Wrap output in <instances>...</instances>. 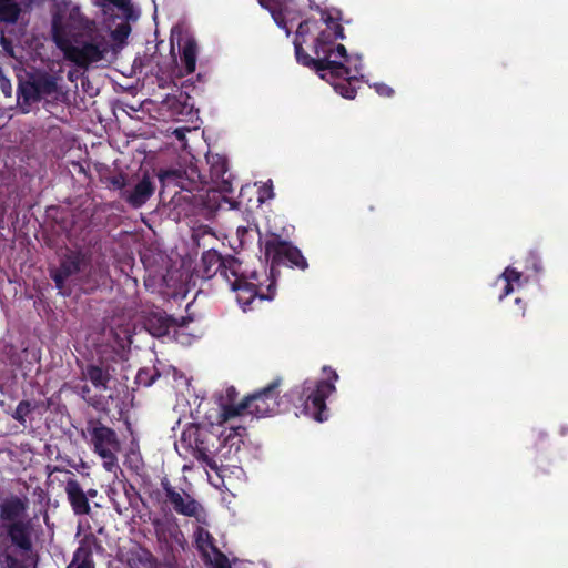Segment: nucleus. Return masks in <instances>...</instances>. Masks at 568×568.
Here are the masks:
<instances>
[{"instance_id": "nucleus-1", "label": "nucleus", "mask_w": 568, "mask_h": 568, "mask_svg": "<svg viewBox=\"0 0 568 568\" xmlns=\"http://www.w3.org/2000/svg\"><path fill=\"white\" fill-rule=\"evenodd\" d=\"M343 38L339 22L324 12L320 20L300 23L294 39L295 57L300 64L331 82L342 97L354 99L356 83L363 79V62L359 54H348L345 45L337 42Z\"/></svg>"}, {"instance_id": "nucleus-2", "label": "nucleus", "mask_w": 568, "mask_h": 568, "mask_svg": "<svg viewBox=\"0 0 568 568\" xmlns=\"http://www.w3.org/2000/svg\"><path fill=\"white\" fill-rule=\"evenodd\" d=\"M280 381H273L265 388L235 403L237 392L234 387L225 389L219 398L220 413L216 424L211 429H196L194 439L195 457L211 469H217L215 457L230 459L236 454L246 436V428L239 422L245 414L257 418L267 417L280 412Z\"/></svg>"}, {"instance_id": "nucleus-3", "label": "nucleus", "mask_w": 568, "mask_h": 568, "mask_svg": "<svg viewBox=\"0 0 568 568\" xmlns=\"http://www.w3.org/2000/svg\"><path fill=\"white\" fill-rule=\"evenodd\" d=\"M53 39L64 58L79 67L109 62L112 45L106 36L84 20L77 6L59 7L52 21Z\"/></svg>"}, {"instance_id": "nucleus-4", "label": "nucleus", "mask_w": 568, "mask_h": 568, "mask_svg": "<svg viewBox=\"0 0 568 568\" xmlns=\"http://www.w3.org/2000/svg\"><path fill=\"white\" fill-rule=\"evenodd\" d=\"M201 263L206 277L221 270L230 288L236 293L237 303L244 312L252 310V304L256 301H271L274 297L273 293L263 294L257 291L256 284L252 282L257 278L256 273L246 274L242 263L235 257L223 258L216 251L209 250L202 254Z\"/></svg>"}, {"instance_id": "nucleus-5", "label": "nucleus", "mask_w": 568, "mask_h": 568, "mask_svg": "<svg viewBox=\"0 0 568 568\" xmlns=\"http://www.w3.org/2000/svg\"><path fill=\"white\" fill-rule=\"evenodd\" d=\"M325 379H306L303 385L291 390L290 395L300 414L312 417L316 422L327 419L325 399L335 392L337 373L324 367Z\"/></svg>"}, {"instance_id": "nucleus-6", "label": "nucleus", "mask_w": 568, "mask_h": 568, "mask_svg": "<svg viewBox=\"0 0 568 568\" xmlns=\"http://www.w3.org/2000/svg\"><path fill=\"white\" fill-rule=\"evenodd\" d=\"M29 499L26 496H9L0 504V519L13 545L28 550L33 532L32 518L28 514Z\"/></svg>"}, {"instance_id": "nucleus-7", "label": "nucleus", "mask_w": 568, "mask_h": 568, "mask_svg": "<svg viewBox=\"0 0 568 568\" xmlns=\"http://www.w3.org/2000/svg\"><path fill=\"white\" fill-rule=\"evenodd\" d=\"M171 54L174 59L172 77L183 78L196 69L199 49L195 39L183 26L176 24L171 30Z\"/></svg>"}, {"instance_id": "nucleus-8", "label": "nucleus", "mask_w": 568, "mask_h": 568, "mask_svg": "<svg viewBox=\"0 0 568 568\" xmlns=\"http://www.w3.org/2000/svg\"><path fill=\"white\" fill-rule=\"evenodd\" d=\"M94 3L102 9L112 39L123 42L131 32L130 22L140 17L139 9L130 0H94Z\"/></svg>"}, {"instance_id": "nucleus-9", "label": "nucleus", "mask_w": 568, "mask_h": 568, "mask_svg": "<svg viewBox=\"0 0 568 568\" xmlns=\"http://www.w3.org/2000/svg\"><path fill=\"white\" fill-rule=\"evenodd\" d=\"M90 436L94 453L102 459L104 469L116 474L120 469L118 454L121 445L114 430L102 425L94 426L90 430Z\"/></svg>"}, {"instance_id": "nucleus-10", "label": "nucleus", "mask_w": 568, "mask_h": 568, "mask_svg": "<svg viewBox=\"0 0 568 568\" xmlns=\"http://www.w3.org/2000/svg\"><path fill=\"white\" fill-rule=\"evenodd\" d=\"M163 489L166 500L178 514L186 517H193L197 524L209 525L206 510L190 494L181 489L178 490L169 484H164Z\"/></svg>"}, {"instance_id": "nucleus-11", "label": "nucleus", "mask_w": 568, "mask_h": 568, "mask_svg": "<svg viewBox=\"0 0 568 568\" xmlns=\"http://www.w3.org/2000/svg\"><path fill=\"white\" fill-rule=\"evenodd\" d=\"M265 254L273 263L295 266L300 270L307 268V262L301 251L291 243L274 237L266 242Z\"/></svg>"}, {"instance_id": "nucleus-12", "label": "nucleus", "mask_w": 568, "mask_h": 568, "mask_svg": "<svg viewBox=\"0 0 568 568\" xmlns=\"http://www.w3.org/2000/svg\"><path fill=\"white\" fill-rule=\"evenodd\" d=\"M152 524L160 541L170 548L182 547L184 537L175 517L165 515L161 518H154Z\"/></svg>"}, {"instance_id": "nucleus-13", "label": "nucleus", "mask_w": 568, "mask_h": 568, "mask_svg": "<svg viewBox=\"0 0 568 568\" xmlns=\"http://www.w3.org/2000/svg\"><path fill=\"white\" fill-rule=\"evenodd\" d=\"M84 258L81 254L71 253L70 255L65 256L60 267L52 272V278L61 294H69L64 284L70 276L74 275L81 270Z\"/></svg>"}, {"instance_id": "nucleus-14", "label": "nucleus", "mask_w": 568, "mask_h": 568, "mask_svg": "<svg viewBox=\"0 0 568 568\" xmlns=\"http://www.w3.org/2000/svg\"><path fill=\"white\" fill-rule=\"evenodd\" d=\"M106 494L115 511L120 515L128 510L135 498V491L132 488L128 489L122 483L110 485Z\"/></svg>"}, {"instance_id": "nucleus-15", "label": "nucleus", "mask_w": 568, "mask_h": 568, "mask_svg": "<svg viewBox=\"0 0 568 568\" xmlns=\"http://www.w3.org/2000/svg\"><path fill=\"white\" fill-rule=\"evenodd\" d=\"M64 490L77 515H85L90 511L88 497L75 479L69 478L65 481Z\"/></svg>"}, {"instance_id": "nucleus-16", "label": "nucleus", "mask_w": 568, "mask_h": 568, "mask_svg": "<svg viewBox=\"0 0 568 568\" xmlns=\"http://www.w3.org/2000/svg\"><path fill=\"white\" fill-rule=\"evenodd\" d=\"M33 0H0V20L14 23Z\"/></svg>"}, {"instance_id": "nucleus-17", "label": "nucleus", "mask_w": 568, "mask_h": 568, "mask_svg": "<svg viewBox=\"0 0 568 568\" xmlns=\"http://www.w3.org/2000/svg\"><path fill=\"white\" fill-rule=\"evenodd\" d=\"M288 0H258L260 4L266 8L276 24L286 30V34L288 36V26L286 21V14L288 13Z\"/></svg>"}, {"instance_id": "nucleus-18", "label": "nucleus", "mask_w": 568, "mask_h": 568, "mask_svg": "<svg viewBox=\"0 0 568 568\" xmlns=\"http://www.w3.org/2000/svg\"><path fill=\"white\" fill-rule=\"evenodd\" d=\"M503 283V293L499 296V300L501 301L509 294H511L516 288H519L524 285L523 275L517 270L508 266L505 268V271L500 274V276L497 280L498 283Z\"/></svg>"}, {"instance_id": "nucleus-19", "label": "nucleus", "mask_w": 568, "mask_h": 568, "mask_svg": "<svg viewBox=\"0 0 568 568\" xmlns=\"http://www.w3.org/2000/svg\"><path fill=\"white\" fill-rule=\"evenodd\" d=\"M154 186L148 176H144L126 195V201L134 207L142 206L153 194Z\"/></svg>"}, {"instance_id": "nucleus-20", "label": "nucleus", "mask_w": 568, "mask_h": 568, "mask_svg": "<svg viewBox=\"0 0 568 568\" xmlns=\"http://www.w3.org/2000/svg\"><path fill=\"white\" fill-rule=\"evenodd\" d=\"M91 539L83 540L74 552L73 560L68 568H93V562L91 560Z\"/></svg>"}, {"instance_id": "nucleus-21", "label": "nucleus", "mask_w": 568, "mask_h": 568, "mask_svg": "<svg viewBox=\"0 0 568 568\" xmlns=\"http://www.w3.org/2000/svg\"><path fill=\"white\" fill-rule=\"evenodd\" d=\"M204 526L205 525L199 524L197 528L194 531L195 545L203 557L207 556V554H211L213 550L216 549V547L213 544V537L204 528Z\"/></svg>"}, {"instance_id": "nucleus-22", "label": "nucleus", "mask_w": 568, "mask_h": 568, "mask_svg": "<svg viewBox=\"0 0 568 568\" xmlns=\"http://www.w3.org/2000/svg\"><path fill=\"white\" fill-rule=\"evenodd\" d=\"M209 163L211 164V173L212 178L215 180L221 179L223 182L222 191L223 192H231V184L227 182V180L224 178V174L227 171L226 162L223 158L220 155H212L207 159Z\"/></svg>"}, {"instance_id": "nucleus-23", "label": "nucleus", "mask_w": 568, "mask_h": 568, "mask_svg": "<svg viewBox=\"0 0 568 568\" xmlns=\"http://www.w3.org/2000/svg\"><path fill=\"white\" fill-rule=\"evenodd\" d=\"M146 329L153 336H163L169 331V320L162 314H153L145 323Z\"/></svg>"}, {"instance_id": "nucleus-24", "label": "nucleus", "mask_w": 568, "mask_h": 568, "mask_svg": "<svg viewBox=\"0 0 568 568\" xmlns=\"http://www.w3.org/2000/svg\"><path fill=\"white\" fill-rule=\"evenodd\" d=\"M87 378L95 386L100 388H105L106 383L109 381L108 372L103 371L99 366L91 365L87 368L85 372Z\"/></svg>"}, {"instance_id": "nucleus-25", "label": "nucleus", "mask_w": 568, "mask_h": 568, "mask_svg": "<svg viewBox=\"0 0 568 568\" xmlns=\"http://www.w3.org/2000/svg\"><path fill=\"white\" fill-rule=\"evenodd\" d=\"M203 558L210 568H232L227 557L219 551L217 548Z\"/></svg>"}, {"instance_id": "nucleus-26", "label": "nucleus", "mask_w": 568, "mask_h": 568, "mask_svg": "<svg viewBox=\"0 0 568 568\" xmlns=\"http://www.w3.org/2000/svg\"><path fill=\"white\" fill-rule=\"evenodd\" d=\"M38 91L41 99L52 95L57 92L58 85L54 79L49 77H41L36 80Z\"/></svg>"}, {"instance_id": "nucleus-27", "label": "nucleus", "mask_w": 568, "mask_h": 568, "mask_svg": "<svg viewBox=\"0 0 568 568\" xmlns=\"http://www.w3.org/2000/svg\"><path fill=\"white\" fill-rule=\"evenodd\" d=\"M19 99H23L26 103H32L41 100L40 93L36 84V80L33 82H28L21 85Z\"/></svg>"}, {"instance_id": "nucleus-28", "label": "nucleus", "mask_w": 568, "mask_h": 568, "mask_svg": "<svg viewBox=\"0 0 568 568\" xmlns=\"http://www.w3.org/2000/svg\"><path fill=\"white\" fill-rule=\"evenodd\" d=\"M159 180L163 185L174 182L176 185L184 187L182 183L183 173L180 170H161L158 173Z\"/></svg>"}, {"instance_id": "nucleus-29", "label": "nucleus", "mask_w": 568, "mask_h": 568, "mask_svg": "<svg viewBox=\"0 0 568 568\" xmlns=\"http://www.w3.org/2000/svg\"><path fill=\"white\" fill-rule=\"evenodd\" d=\"M31 412V404L29 402H21L13 414V418L24 423L27 415Z\"/></svg>"}, {"instance_id": "nucleus-30", "label": "nucleus", "mask_w": 568, "mask_h": 568, "mask_svg": "<svg viewBox=\"0 0 568 568\" xmlns=\"http://www.w3.org/2000/svg\"><path fill=\"white\" fill-rule=\"evenodd\" d=\"M274 193L272 182L268 181L267 183L263 184V186L260 189L258 201L263 202L267 199H272Z\"/></svg>"}, {"instance_id": "nucleus-31", "label": "nucleus", "mask_w": 568, "mask_h": 568, "mask_svg": "<svg viewBox=\"0 0 568 568\" xmlns=\"http://www.w3.org/2000/svg\"><path fill=\"white\" fill-rule=\"evenodd\" d=\"M138 559L140 566L134 568H154L151 555L149 552L142 551L141 554H138Z\"/></svg>"}, {"instance_id": "nucleus-32", "label": "nucleus", "mask_w": 568, "mask_h": 568, "mask_svg": "<svg viewBox=\"0 0 568 568\" xmlns=\"http://www.w3.org/2000/svg\"><path fill=\"white\" fill-rule=\"evenodd\" d=\"M375 91L383 97H390L393 94V89L385 83H374L373 84Z\"/></svg>"}, {"instance_id": "nucleus-33", "label": "nucleus", "mask_w": 568, "mask_h": 568, "mask_svg": "<svg viewBox=\"0 0 568 568\" xmlns=\"http://www.w3.org/2000/svg\"><path fill=\"white\" fill-rule=\"evenodd\" d=\"M170 108L172 109V113H173L174 115L180 114V112H178V111H176L175 101L170 102ZM182 109H183V110L181 111V113H186V114H189V113H191V112H192V106H191V105H189L187 103H184V104H183V106H182Z\"/></svg>"}, {"instance_id": "nucleus-34", "label": "nucleus", "mask_w": 568, "mask_h": 568, "mask_svg": "<svg viewBox=\"0 0 568 568\" xmlns=\"http://www.w3.org/2000/svg\"><path fill=\"white\" fill-rule=\"evenodd\" d=\"M191 130L186 126H182V128H178L173 131V135H175V138L180 141H184L185 139V133L186 132H190Z\"/></svg>"}, {"instance_id": "nucleus-35", "label": "nucleus", "mask_w": 568, "mask_h": 568, "mask_svg": "<svg viewBox=\"0 0 568 568\" xmlns=\"http://www.w3.org/2000/svg\"><path fill=\"white\" fill-rule=\"evenodd\" d=\"M4 568H28L21 562H19L17 559L8 557L6 560V567Z\"/></svg>"}, {"instance_id": "nucleus-36", "label": "nucleus", "mask_w": 568, "mask_h": 568, "mask_svg": "<svg viewBox=\"0 0 568 568\" xmlns=\"http://www.w3.org/2000/svg\"><path fill=\"white\" fill-rule=\"evenodd\" d=\"M199 179L200 181H202V176L201 174L199 173L197 169L195 166H191L190 168V179L192 181H195V179Z\"/></svg>"}, {"instance_id": "nucleus-37", "label": "nucleus", "mask_w": 568, "mask_h": 568, "mask_svg": "<svg viewBox=\"0 0 568 568\" xmlns=\"http://www.w3.org/2000/svg\"><path fill=\"white\" fill-rule=\"evenodd\" d=\"M88 499L89 498H94L97 496V490L95 489H90L88 490V493H85Z\"/></svg>"}, {"instance_id": "nucleus-38", "label": "nucleus", "mask_w": 568, "mask_h": 568, "mask_svg": "<svg viewBox=\"0 0 568 568\" xmlns=\"http://www.w3.org/2000/svg\"><path fill=\"white\" fill-rule=\"evenodd\" d=\"M515 302H516L517 304H519V303L521 302V300H520V298H516V301H515Z\"/></svg>"}]
</instances>
